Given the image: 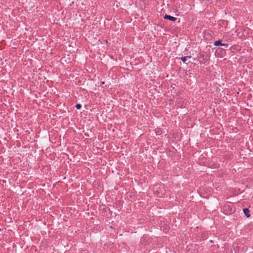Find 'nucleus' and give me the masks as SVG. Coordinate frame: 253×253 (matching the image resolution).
Listing matches in <instances>:
<instances>
[{
  "instance_id": "10",
  "label": "nucleus",
  "mask_w": 253,
  "mask_h": 253,
  "mask_svg": "<svg viewBox=\"0 0 253 253\" xmlns=\"http://www.w3.org/2000/svg\"><path fill=\"white\" fill-rule=\"evenodd\" d=\"M226 208V206H224V208H223L224 210H225V209Z\"/></svg>"
},
{
  "instance_id": "2",
  "label": "nucleus",
  "mask_w": 253,
  "mask_h": 253,
  "mask_svg": "<svg viewBox=\"0 0 253 253\" xmlns=\"http://www.w3.org/2000/svg\"><path fill=\"white\" fill-rule=\"evenodd\" d=\"M191 57L190 56H187L182 57L181 59L184 63H186V64H188V62H190V61H189L188 62H187V61L188 60V59L191 58Z\"/></svg>"
},
{
  "instance_id": "3",
  "label": "nucleus",
  "mask_w": 253,
  "mask_h": 253,
  "mask_svg": "<svg viewBox=\"0 0 253 253\" xmlns=\"http://www.w3.org/2000/svg\"><path fill=\"white\" fill-rule=\"evenodd\" d=\"M243 211L245 214L247 216V217H249L250 216V214H249V210L247 208H245L243 209Z\"/></svg>"
},
{
  "instance_id": "8",
  "label": "nucleus",
  "mask_w": 253,
  "mask_h": 253,
  "mask_svg": "<svg viewBox=\"0 0 253 253\" xmlns=\"http://www.w3.org/2000/svg\"><path fill=\"white\" fill-rule=\"evenodd\" d=\"M156 133V134H157V135H158V134H160V133L159 131H158H158H157Z\"/></svg>"
},
{
  "instance_id": "5",
  "label": "nucleus",
  "mask_w": 253,
  "mask_h": 253,
  "mask_svg": "<svg viewBox=\"0 0 253 253\" xmlns=\"http://www.w3.org/2000/svg\"><path fill=\"white\" fill-rule=\"evenodd\" d=\"M239 46L238 45H235L232 46V48L233 49H237L238 50L239 49Z\"/></svg>"
},
{
  "instance_id": "4",
  "label": "nucleus",
  "mask_w": 253,
  "mask_h": 253,
  "mask_svg": "<svg viewBox=\"0 0 253 253\" xmlns=\"http://www.w3.org/2000/svg\"><path fill=\"white\" fill-rule=\"evenodd\" d=\"M214 45L215 46L222 45L221 40H218L214 42Z\"/></svg>"
},
{
  "instance_id": "7",
  "label": "nucleus",
  "mask_w": 253,
  "mask_h": 253,
  "mask_svg": "<svg viewBox=\"0 0 253 253\" xmlns=\"http://www.w3.org/2000/svg\"><path fill=\"white\" fill-rule=\"evenodd\" d=\"M221 46H225V47H228V44L227 43H222V45Z\"/></svg>"
},
{
  "instance_id": "1",
  "label": "nucleus",
  "mask_w": 253,
  "mask_h": 253,
  "mask_svg": "<svg viewBox=\"0 0 253 253\" xmlns=\"http://www.w3.org/2000/svg\"><path fill=\"white\" fill-rule=\"evenodd\" d=\"M164 18L166 19H169L172 21H175L176 20V18L175 17L168 15H165V16H164Z\"/></svg>"
},
{
  "instance_id": "9",
  "label": "nucleus",
  "mask_w": 253,
  "mask_h": 253,
  "mask_svg": "<svg viewBox=\"0 0 253 253\" xmlns=\"http://www.w3.org/2000/svg\"><path fill=\"white\" fill-rule=\"evenodd\" d=\"M158 196V197H161V195H159V193H158V194H156Z\"/></svg>"
},
{
  "instance_id": "6",
  "label": "nucleus",
  "mask_w": 253,
  "mask_h": 253,
  "mask_svg": "<svg viewBox=\"0 0 253 253\" xmlns=\"http://www.w3.org/2000/svg\"><path fill=\"white\" fill-rule=\"evenodd\" d=\"M81 105L80 104H77L76 105V108L77 109H80L81 108Z\"/></svg>"
}]
</instances>
